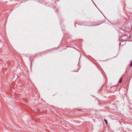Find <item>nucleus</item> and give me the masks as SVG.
<instances>
[{"label": "nucleus", "instance_id": "f257e3e1", "mask_svg": "<svg viewBox=\"0 0 132 132\" xmlns=\"http://www.w3.org/2000/svg\"><path fill=\"white\" fill-rule=\"evenodd\" d=\"M122 78H121L120 80L119 81V82L120 83H121V82H122Z\"/></svg>", "mask_w": 132, "mask_h": 132}, {"label": "nucleus", "instance_id": "f03ea898", "mask_svg": "<svg viewBox=\"0 0 132 132\" xmlns=\"http://www.w3.org/2000/svg\"><path fill=\"white\" fill-rule=\"evenodd\" d=\"M104 121H105V122L106 123V124H107V121L105 119V120H104Z\"/></svg>", "mask_w": 132, "mask_h": 132}, {"label": "nucleus", "instance_id": "7ed1b4c3", "mask_svg": "<svg viewBox=\"0 0 132 132\" xmlns=\"http://www.w3.org/2000/svg\"><path fill=\"white\" fill-rule=\"evenodd\" d=\"M130 65L131 66H132V62H131V64H130Z\"/></svg>", "mask_w": 132, "mask_h": 132}]
</instances>
